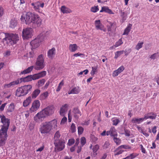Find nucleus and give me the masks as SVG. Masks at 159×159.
Here are the masks:
<instances>
[{"label":"nucleus","mask_w":159,"mask_h":159,"mask_svg":"<svg viewBox=\"0 0 159 159\" xmlns=\"http://www.w3.org/2000/svg\"><path fill=\"white\" fill-rule=\"evenodd\" d=\"M0 118L3 124L0 130V146H2L5 144L7 140V133L10 123V120L3 115H0Z\"/></svg>","instance_id":"obj_1"},{"label":"nucleus","mask_w":159,"mask_h":159,"mask_svg":"<svg viewBox=\"0 0 159 159\" xmlns=\"http://www.w3.org/2000/svg\"><path fill=\"white\" fill-rule=\"evenodd\" d=\"M22 21H24L26 24H29L32 23L34 25L33 27L39 26L41 25V20L38 15L28 12L25 14H23L20 18Z\"/></svg>","instance_id":"obj_2"},{"label":"nucleus","mask_w":159,"mask_h":159,"mask_svg":"<svg viewBox=\"0 0 159 159\" xmlns=\"http://www.w3.org/2000/svg\"><path fill=\"white\" fill-rule=\"evenodd\" d=\"M54 111V108L53 106H49L38 113L34 117V120L36 122L42 121L47 116L52 114Z\"/></svg>","instance_id":"obj_3"},{"label":"nucleus","mask_w":159,"mask_h":159,"mask_svg":"<svg viewBox=\"0 0 159 159\" xmlns=\"http://www.w3.org/2000/svg\"><path fill=\"white\" fill-rule=\"evenodd\" d=\"M57 124V121L55 119L43 123L40 126L39 131L42 134L46 135L49 134L52 129L56 128Z\"/></svg>","instance_id":"obj_4"},{"label":"nucleus","mask_w":159,"mask_h":159,"mask_svg":"<svg viewBox=\"0 0 159 159\" xmlns=\"http://www.w3.org/2000/svg\"><path fill=\"white\" fill-rule=\"evenodd\" d=\"M46 73H47L46 71H43L39 73L32 75H29L25 77L18 79V80H19L20 83L22 82H28L32 80H36L43 77L46 75Z\"/></svg>","instance_id":"obj_5"},{"label":"nucleus","mask_w":159,"mask_h":159,"mask_svg":"<svg viewBox=\"0 0 159 159\" xmlns=\"http://www.w3.org/2000/svg\"><path fill=\"white\" fill-rule=\"evenodd\" d=\"M5 38L2 41L9 45H13L19 40V37L18 34H13L5 33Z\"/></svg>","instance_id":"obj_6"},{"label":"nucleus","mask_w":159,"mask_h":159,"mask_svg":"<svg viewBox=\"0 0 159 159\" xmlns=\"http://www.w3.org/2000/svg\"><path fill=\"white\" fill-rule=\"evenodd\" d=\"M32 89V86L30 84L21 86L17 89L16 95L18 97L24 96L30 92Z\"/></svg>","instance_id":"obj_7"},{"label":"nucleus","mask_w":159,"mask_h":159,"mask_svg":"<svg viewBox=\"0 0 159 159\" xmlns=\"http://www.w3.org/2000/svg\"><path fill=\"white\" fill-rule=\"evenodd\" d=\"M45 65L43 55L42 54L39 55L36 59L34 69L36 70H41L45 67Z\"/></svg>","instance_id":"obj_8"},{"label":"nucleus","mask_w":159,"mask_h":159,"mask_svg":"<svg viewBox=\"0 0 159 159\" xmlns=\"http://www.w3.org/2000/svg\"><path fill=\"white\" fill-rule=\"evenodd\" d=\"M44 35V33L41 34L37 38L31 42L30 44L32 49H34L38 47L39 45V43L44 40L45 37Z\"/></svg>","instance_id":"obj_9"},{"label":"nucleus","mask_w":159,"mask_h":159,"mask_svg":"<svg viewBox=\"0 0 159 159\" xmlns=\"http://www.w3.org/2000/svg\"><path fill=\"white\" fill-rule=\"evenodd\" d=\"M81 115V112L77 108H75L73 111H71L70 110L68 114V119L69 122H71L72 115L74 116V117L76 119H78Z\"/></svg>","instance_id":"obj_10"},{"label":"nucleus","mask_w":159,"mask_h":159,"mask_svg":"<svg viewBox=\"0 0 159 159\" xmlns=\"http://www.w3.org/2000/svg\"><path fill=\"white\" fill-rule=\"evenodd\" d=\"M33 30L31 28H27L23 29L22 32V36L23 39H28L31 38L33 35Z\"/></svg>","instance_id":"obj_11"},{"label":"nucleus","mask_w":159,"mask_h":159,"mask_svg":"<svg viewBox=\"0 0 159 159\" xmlns=\"http://www.w3.org/2000/svg\"><path fill=\"white\" fill-rule=\"evenodd\" d=\"M65 142L64 140H59V141L54 142V144L55 146V149L58 151H60L64 148Z\"/></svg>","instance_id":"obj_12"},{"label":"nucleus","mask_w":159,"mask_h":159,"mask_svg":"<svg viewBox=\"0 0 159 159\" xmlns=\"http://www.w3.org/2000/svg\"><path fill=\"white\" fill-rule=\"evenodd\" d=\"M40 103L39 100H34L32 103V106L30 109V111L33 112L36 111L39 108Z\"/></svg>","instance_id":"obj_13"},{"label":"nucleus","mask_w":159,"mask_h":159,"mask_svg":"<svg viewBox=\"0 0 159 159\" xmlns=\"http://www.w3.org/2000/svg\"><path fill=\"white\" fill-rule=\"evenodd\" d=\"M95 28L97 30H100L104 32L107 31V29L105 28L104 25L101 22L100 20H96L94 21Z\"/></svg>","instance_id":"obj_14"},{"label":"nucleus","mask_w":159,"mask_h":159,"mask_svg":"<svg viewBox=\"0 0 159 159\" xmlns=\"http://www.w3.org/2000/svg\"><path fill=\"white\" fill-rule=\"evenodd\" d=\"M20 84L19 80L18 79L16 80L12 81L8 84H5L4 85V89L9 88L11 87H13L15 85H17Z\"/></svg>","instance_id":"obj_15"},{"label":"nucleus","mask_w":159,"mask_h":159,"mask_svg":"<svg viewBox=\"0 0 159 159\" xmlns=\"http://www.w3.org/2000/svg\"><path fill=\"white\" fill-rule=\"evenodd\" d=\"M125 69L124 66H121L117 70H114L112 73V76L114 77L117 76L119 74L122 72Z\"/></svg>","instance_id":"obj_16"},{"label":"nucleus","mask_w":159,"mask_h":159,"mask_svg":"<svg viewBox=\"0 0 159 159\" xmlns=\"http://www.w3.org/2000/svg\"><path fill=\"white\" fill-rule=\"evenodd\" d=\"M56 53V49L55 48H53L48 50V57L50 59L53 58Z\"/></svg>","instance_id":"obj_17"},{"label":"nucleus","mask_w":159,"mask_h":159,"mask_svg":"<svg viewBox=\"0 0 159 159\" xmlns=\"http://www.w3.org/2000/svg\"><path fill=\"white\" fill-rule=\"evenodd\" d=\"M68 105L65 104L61 107L60 110V114L62 116H64L67 110Z\"/></svg>","instance_id":"obj_18"},{"label":"nucleus","mask_w":159,"mask_h":159,"mask_svg":"<svg viewBox=\"0 0 159 159\" xmlns=\"http://www.w3.org/2000/svg\"><path fill=\"white\" fill-rule=\"evenodd\" d=\"M61 11L64 14L69 13L72 12L71 10L69 8L65 6H62L61 7Z\"/></svg>","instance_id":"obj_19"},{"label":"nucleus","mask_w":159,"mask_h":159,"mask_svg":"<svg viewBox=\"0 0 159 159\" xmlns=\"http://www.w3.org/2000/svg\"><path fill=\"white\" fill-rule=\"evenodd\" d=\"M80 91V88L79 87L73 88L70 91L68 92L69 94H78Z\"/></svg>","instance_id":"obj_20"},{"label":"nucleus","mask_w":159,"mask_h":159,"mask_svg":"<svg viewBox=\"0 0 159 159\" xmlns=\"http://www.w3.org/2000/svg\"><path fill=\"white\" fill-rule=\"evenodd\" d=\"M15 108V106L14 104L13 103H11L8 106V107L7 110V112H11L14 111Z\"/></svg>","instance_id":"obj_21"},{"label":"nucleus","mask_w":159,"mask_h":159,"mask_svg":"<svg viewBox=\"0 0 159 159\" xmlns=\"http://www.w3.org/2000/svg\"><path fill=\"white\" fill-rule=\"evenodd\" d=\"M40 93V89H35L32 94V97L33 99L35 98Z\"/></svg>","instance_id":"obj_22"},{"label":"nucleus","mask_w":159,"mask_h":159,"mask_svg":"<svg viewBox=\"0 0 159 159\" xmlns=\"http://www.w3.org/2000/svg\"><path fill=\"white\" fill-rule=\"evenodd\" d=\"M143 121V118H134L131 120V122L134 124H140Z\"/></svg>","instance_id":"obj_23"},{"label":"nucleus","mask_w":159,"mask_h":159,"mask_svg":"<svg viewBox=\"0 0 159 159\" xmlns=\"http://www.w3.org/2000/svg\"><path fill=\"white\" fill-rule=\"evenodd\" d=\"M31 99V97L30 96L29 97L23 102V106L25 107H27L30 103Z\"/></svg>","instance_id":"obj_24"},{"label":"nucleus","mask_w":159,"mask_h":159,"mask_svg":"<svg viewBox=\"0 0 159 159\" xmlns=\"http://www.w3.org/2000/svg\"><path fill=\"white\" fill-rule=\"evenodd\" d=\"M17 20L14 19H12L10 21V27L11 28H14L17 25Z\"/></svg>","instance_id":"obj_25"},{"label":"nucleus","mask_w":159,"mask_h":159,"mask_svg":"<svg viewBox=\"0 0 159 159\" xmlns=\"http://www.w3.org/2000/svg\"><path fill=\"white\" fill-rule=\"evenodd\" d=\"M40 3L39 2L35 3H32L31 5L34 8L36 11H39V10Z\"/></svg>","instance_id":"obj_26"},{"label":"nucleus","mask_w":159,"mask_h":159,"mask_svg":"<svg viewBox=\"0 0 159 159\" xmlns=\"http://www.w3.org/2000/svg\"><path fill=\"white\" fill-rule=\"evenodd\" d=\"M124 151L121 148H120V146L118 147L114 151V155L116 156L120 155Z\"/></svg>","instance_id":"obj_27"},{"label":"nucleus","mask_w":159,"mask_h":159,"mask_svg":"<svg viewBox=\"0 0 159 159\" xmlns=\"http://www.w3.org/2000/svg\"><path fill=\"white\" fill-rule=\"evenodd\" d=\"M78 46L76 44H70L69 45V50L72 52H74L76 50Z\"/></svg>","instance_id":"obj_28"},{"label":"nucleus","mask_w":159,"mask_h":159,"mask_svg":"<svg viewBox=\"0 0 159 159\" xmlns=\"http://www.w3.org/2000/svg\"><path fill=\"white\" fill-rule=\"evenodd\" d=\"M111 131V136L114 137H117V133L116 130L114 127H112L110 129Z\"/></svg>","instance_id":"obj_29"},{"label":"nucleus","mask_w":159,"mask_h":159,"mask_svg":"<svg viewBox=\"0 0 159 159\" xmlns=\"http://www.w3.org/2000/svg\"><path fill=\"white\" fill-rule=\"evenodd\" d=\"M48 96V92H46L41 94L39 97V99L41 100H43L46 99Z\"/></svg>","instance_id":"obj_30"},{"label":"nucleus","mask_w":159,"mask_h":159,"mask_svg":"<svg viewBox=\"0 0 159 159\" xmlns=\"http://www.w3.org/2000/svg\"><path fill=\"white\" fill-rule=\"evenodd\" d=\"M138 154L135 153H133L122 159H133L138 156Z\"/></svg>","instance_id":"obj_31"},{"label":"nucleus","mask_w":159,"mask_h":159,"mask_svg":"<svg viewBox=\"0 0 159 159\" xmlns=\"http://www.w3.org/2000/svg\"><path fill=\"white\" fill-rule=\"evenodd\" d=\"M33 69V66H32L29 67L27 69L24 70L21 72V73L22 74H26L30 73Z\"/></svg>","instance_id":"obj_32"},{"label":"nucleus","mask_w":159,"mask_h":159,"mask_svg":"<svg viewBox=\"0 0 159 159\" xmlns=\"http://www.w3.org/2000/svg\"><path fill=\"white\" fill-rule=\"evenodd\" d=\"M103 7L104 12L110 14H114L113 11L111 9H109L108 7L104 6Z\"/></svg>","instance_id":"obj_33"},{"label":"nucleus","mask_w":159,"mask_h":159,"mask_svg":"<svg viewBox=\"0 0 159 159\" xmlns=\"http://www.w3.org/2000/svg\"><path fill=\"white\" fill-rule=\"evenodd\" d=\"M131 29V26L130 25H129L124 30V33L123 34V35H128L129 32Z\"/></svg>","instance_id":"obj_34"},{"label":"nucleus","mask_w":159,"mask_h":159,"mask_svg":"<svg viewBox=\"0 0 159 159\" xmlns=\"http://www.w3.org/2000/svg\"><path fill=\"white\" fill-rule=\"evenodd\" d=\"M143 43V42L139 41L135 46V49L139 50L142 47Z\"/></svg>","instance_id":"obj_35"},{"label":"nucleus","mask_w":159,"mask_h":159,"mask_svg":"<svg viewBox=\"0 0 159 159\" xmlns=\"http://www.w3.org/2000/svg\"><path fill=\"white\" fill-rule=\"evenodd\" d=\"M45 80L44 79H42L38 81L37 85L38 87L42 86L44 84Z\"/></svg>","instance_id":"obj_36"},{"label":"nucleus","mask_w":159,"mask_h":159,"mask_svg":"<svg viewBox=\"0 0 159 159\" xmlns=\"http://www.w3.org/2000/svg\"><path fill=\"white\" fill-rule=\"evenodd\" d=\"M111 120L112 121L113 125H116L120 122V120L116 118H112L111 119Z\"/></svg>","instance_id":"obj_37"},{"label":"nucleus","mask_w":159,"mask_h":159,"mask_svg":"<svg viewBox=\"0 0 159 159\" xmlns=\"http://www.w3.org/2000/svg\"><path fill=\"white\" fill-rule=\"evenodd\" d=\"M99 11L98 6L92 7L90 8V11L93 13H96Z\"/></svg>","instance_id":"obj_38"},{"label":"nucleus","mask_w":159,"mask_h":159,"mask_svg":"<svg viewBox=\"0 0 159 159\" xmlns=\"http://www.w3.org/2000/svg\"><path fill=\"white\" fill-rule=\"evenodd\" d=\"M60 136V133L58 131H57L55 134L54 139V141H59L60 140L59 139V138Z\"/></svg>","instance_id":"obj_39"},{"label":"nucleus","mask_w":159,"mask_h":159,"mask_svg":"<svg viewBox=\"0 0 159 159\" xmlns=\"http://www.w3.org/2000/svg\"><path fill=\"white\" fill-rule=\"evenodd\" d=\"M99 146L98 144H96L94 146L93 148V152L94 153H95V155H96L97 153L96 152L99 149Z\"/></svg>","instance_id":"obj_40"},{"label":"nucleus","mask_w":159,"mask_h":159,"mask_svg":"<svg viewBox=\"0 0 159 159\" xmlns=\"http://www.w3.org/2000/svg\"><path fill=\"white\" fill-rule=\"evenodd\" d=\"M64 82L63 80H62L59 84L58 86L56 89V91L57 92L59 91L63 86L64 85Z\"/></svg>","instance_id":"obj_41"},{"label":"nucleus","mask_w":159,"mask_h":159,"mask_svg":"<svg viewBox=\"0 0 159 159\" xmlns=\"http://www.w3.org/2000/svg\"><path fill=\"white\" fill-rule=\"evenodd\" d=\"M97 66H95L92 67V70L90 72V74L91 75H93L95 74V73L97 71Z\"/></svg>","instance_id":"obj_42"},{"label":"nucleus","mask_w":159,"mask_h":159,"mask_svg":"<svg viewBox=\"0 0 159 159\" xmlns=\"http://www.w3.org/2000/svg\"><path fill=\"white\" fill-rule=\"evenodd\" d=\"M124 51H119L116 52L115 53V56L114 58L115 59L117 58L119 56L123 53Z\"/></svg>","instance_id":"obj_43"},{"label":"nucleus","mask_w":159,"mask_h":159,"mask_svg":"<svg viewBox=\"0 0 159 159\" xmlns=\"http://www.w3.org/2000/svg\"><path fill=\"white\" fill-rule=\"evenodd\" d=\"M159 57V55L158 53H155L152 55H151L150 58L151 59L154 60L155 59Z\"/></svg>","instance_id":"obj_44"},{"label":"nucleus","mask_w":159,"mask_h":159,"mask_svg":"<svg viewBox=\"0 0 159 159\" xmlns=\"http://www.w3.org/2000/svg\"><path fill=\"white\" fill-rule=\"evenodd\" d=\"M123 43V42L122 40L121 39H120L118 41H117L114 45L115 48H116Z\"/></svg>","instance_id":"obj_45"},{"label":"nucleus","mask_w":159,"mask_h":159,"mask_svg":"<svg viewBox=\"0 0 159 159\" xmlns=\"http://www.w3.org/2000/svg\"><path fill=\"white\" fill-rule=\"evenodd\" d=\"M116 137H114L113 140L117 145H119L121 143V140L119 138H117Z\"/></svg>","instance_id":"obj_46"},{"label":"nucleus","mask_w":159,"mask_h":159,"mask_svg":"<svg viewBox=\"0 0 159 159\" xmlns=\"http://www.w3.org/2000/svg\"><path fill=\"white\" fill-rule=\"evenodd\" d=\"M75 140L74 139H71L69 140L67 144L69 146L72 145L75 143Z\"/></svg>","instance_id":"obj_47"},{"label":"nucleus","mask_w":159,"mask_h":159,"mask_svg":"<svg viewBox=\"0 0 159 159\" xmlns=\"http://www.w3.org/2000/svg\"><path fill=\"white\" fill-rule=\"evenodd\" d=\"M151 114L149 115V118L152 119H154L157 116L156 114L152 112H150Z\"/></svg>","instance_id":"obj_48"},{"label":"nucleus","mask_w":159,"mask_h":159,"mask_svg":"<svg viewBox=\"0 0 159 159\" xmlns=\"http://www.w3.org/2000/svg\"><path fill=\"white\" fill-rule=\"evenodd\" d=\"M109 24V25H108L107 26V30L108 32H111L112 30L111 28L113 25V24L111 22H110Z\"/></svg>","instance_id":"obj_49"},{"label":"nucleus","mask_w":159,"mask_h":159,"mask_svg":"<svg viewBox=\"0 0 159 159\" xmlns=\"http://www.w3.org/2000/svg\"><path fill=\"white\" fill-rule=\"evenodd\" d=\"M78 129V134L80 135L82 134L84 131V128L81 126H79Z\"/></svg>","instance_id":"obj_50"},{"label":"nucleus","mask_w":159,"mask_h":159,"mask_svg":"<svg viewBox=\"0 0 159 159\" xmlns=\"http://www.w3.org/2000/svg\"><path fill=\"white\" fill-rule=\"evenodd\" d=\"M67 121V118L66 117H64L62 119L61 122V125H63L65 124Z\"/></svg>","instance_id":"obj_51"},{"label":"nucleus","mask_w":159,"mask_h":159,"mask_svg":"<svg viewBox=\"0 0 159 159\" xmlns=\"http://www.w3.org/2000/svg\"><path fill=\"white\" fill-rule=\"evenodd\" d=\"M125 134L126 136H129L130 135V131L129 130L125 129Z\"/></svg>","instance_id":"obj_52"},{"label":"nucleus","mask_w":159,"mask_h":159,"mask_svg":"<svg viewBox=\"0 0 159 159\" xmlns=\"http://www.w3.org/2000/svg\"><path fill=\"white\" fill-rule=\"evenodd\" d=\"M120 148H124L126 149H130L131 148V147L127 145H121L120 146Z\"/></svg>","instance_id":"obj_53"},{"label":"nucleus","mask_w":159,"mask_h":159,"mask_svg":"<svg viewBox=\"0 0 159 159\" xmlns=\"http://www.w3.org/2000/svg\"><path fill=\"white\" fill-rule=\"evenodd\" d=\"M81 143L82 146H83L86 143V139L84 137H82L81 139Z\"/></svg>","instance_id":"obj_54"},{"label":"nucleus","mask_w":159,"mask_h":159,"mask_svg":"<svg viewBox=\"0 0 159 159\" xmlns=\"http://www.w3.org/2000/svg\"><path fill=\"white\" fill-rule=\"evenodd\" d=\"M110 145L108 141H106L103 146V147L104 149H106Z\"/></svg>","instance_id":"obj_55"},{"label":"nucleus","mask_w":159,"mask_h":159,"mask_svg":"<svg viewBox=\"0 0 159 159\" xmlns=\"http://www.w3.org/2000/svg\"><path fill=\"white\" fill-rule=\"evenodd\" d=\"M150 114H151L150 112L145 114L144 115V117L142 118H143V121L144 120H146L148 119H149V115Z\"/></svg>","instance_id":"obj_56"},{"label":"nucleus","mask_w":159,"mask_h":159,"mask_svg":"<svg viewBox=\"0 0 159 159\" xmlns=\"http://www.w3.org/2000/svg\"><path fill=\"white\" fill-rule=\"evenodd\" d=\"M70 129L72 132H74L76 131V127L75 124L73 123L72 124L70 127Z\"/></svg>","instance_id":"obj_57"},{"label":"nucleus","mask_w":159,"mask_h":159,"mask_svg":"<svg viewBox=\"0 0 159 159\" xmlns=\"http://www.w3.org/2000/svg\"><path fill=\"white\" fill-rule=\"evenodd\" d=\"M11 54V52L10 51H6L3 54L4 57H8Z\"/></svg>","instance_id":"obj_58"},{"label":"nucleus","mask_w":159,"mask_h":159,"mask_svg":"<svg viewBox=\"0 0 159 159\" xmlns=\"http://www.w3.org/2000/svg\"><path fill=\"white\" fill-rule=\"evenodd\" d=\"M3 13L4 9L2 6H0V17L3 15Z\"/></svg>","instance_id":"obj_59"},{"label":"nucleus","mask_w":159,"mask_h":159,"mask_svg":"<svg viewBox=\"0 0 159 159\" xmlns=\"http://www.w3.org/2000/svg\"><path fill=\"white\" fill-rule=\"evenodd\" d=\"M28 57L30 58H33L34 57V53L33 51H31L29 52Z\"/></svg>","instance_id":"obj_60"},{"label":"nucleus","mask_w":159,"mask_h":159,"mask_svg":"<svg viewBox=\"0 0 159 159\" xmlns=\"http://www.w3.org/2000/svg\"><path fill=\"white\" fill-rule=\"evenodd\" d=\"M7 103H5L2 104L0 107V111H3L5 107V106L7 105Z\"/></svg>","instance_id":"obj_61"},{"label":"nucleus","mask_w":159,"mask_h":159,"mask_svg":"<svg viewBox=\"0 0 159 159\" xmlns=\"http://www.w3.org/2000/svg\"><path fill=\"white\" fill-rule=\"evenodd\" d=\"M121 16L122 17V20H126V18L125 17V12H123L122 10H121Z\"/></svg>","instance_id":"obj_62"},{"label":"nucleus","mask_w":159,"mask_h":159,"mask_svg":"<svg viewBox=\"0 0 159 159\" xmlns=\"http://www.w3.org/2000/svg\"><path fill=\"white\" fill-rule=\"evenodd\" d=\"M139 146L141 148V149L142 152L143 153H146V151L144 148H143L142 144H140Z\"/></svg>","instance_id":"obj_63"},{"label":"nucleus","mask_w":159,"mask_h":159,"mask_svg":"<svg viewBox=\"0 0 159 159\" xmlns=\"http://www.w3.org/2000/svg\"><path fill=\"white\" fill-rule=\"evenodd\" d=\"M107 153L103 154L102 156L100 159H106L107 157Z\"/></svg>","instance_id":"obj_64"}]
</instances>
